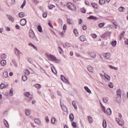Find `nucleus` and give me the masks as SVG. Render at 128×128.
Masks as SVG:
<instances>
[{
	"label": "nucleus",
	"mask_w": 128,
	"mask_h": 128,
	"mask_svg": "<svg viewBox=\"0 0 128 128\" xmlns=\"http://www.w3.org/2000/svg\"><path fill=\"white\" fill-rule=\"evenodd\" d=\"M38 32H42V26H38Z\"/></svg>",
	"instance_id": "864d4df0"
},
{
	"label": "nucleus",
	"mask_w": 128,
	"mask_h": 128,
	"mask_svg": "<svg viewBox=\"0 0 128 128\" xmlns=\"http://www.w3.org/2000/svg\"><path fill=\"white\" fill-rule=\"evenodd\" d=\"M48 8H49V10H52V8H56V6H54V5H49L48 6Z\"/></svg>",
	"instance_id": "13d9d810"
},
{
	"label": "nucleus",
	"mask_w": 128,
	"mask_h": 128,
	"mask_svg": "<svg viewBox=\"0 0 128 128\" xmlns=\"http://www.w3.org/2000/svg\"><path fill=\"white\" fill-rule=\"evenodd\" d=\"M60 78L64 82H65L66 84H70V81L64 75H61L60 76Z\"/></svg>",
	"instance_id": "39448f33"
},
{
	"label": "nucleus",
	"mask_w": 128,
	"mask_h": 128,
	"mask_svg": "<svg viewBox=\"0 0 128 128\" xmlns=\"http://www.w3.org/2000/svg\"><path fill=\"white\" fill-rule=\"evenodd\" d=\"M84 89L88 94H92V90H90V88H88V86H85L84 87Z\"/></svg>",
	"instance_id": "6ab92c4d"
},
{
	"label": "nucleus",
	"mask_w": 128,
	"mask_h": 128,
	"mask_svg": "<svg viewBox=\"0 0 128 128\" xmlns=\"http://www.w3.org/2000/svg\"><path fill=\"white\" fill-rule=\"evenodd\" d=\"M34 122H36V124H38L39 126H40V120L39 118H36L34 120Z\"/></svg>",
	"instance_id": "f3484780"
},
{
	"label": "nucleus",
	"mask_w": 128,
	"mask_h": 128,
	"mask_svg": "<svg viewBox=\"0 0 128 128\" xmlns=\"http://www.w3.org/2000/svg\"><path fill=\"white\" fill-rule=\"evenodd\" d=\"M99 3L100 6H102V4H106V0H100Z\"/></svg>",
	"instance_id": "4c0bfd02"
},
{
	"label": "nucleus",
	"mask_w": 128,
	"mask_h": 128,
	"mask_svg": "<svg viewBox=\"0 0 128 128\" xmlns=\"http://www.w3.org/2000/svg\"><path fill=\"white\" fill-rule=\"evenodd\" d=\"M29 36L32 40H38V38H36V37L34 32V31L32 30H30Z\"/></svg>",
	"instance_id": "7ed1b4c3"
},
{
	"label": "nucleus",
	"mask_w": 128,
	"mask_h": 128,
	"mask_svg": "<svg viewBox=\"0 0 128 128\" xmlns=\"http://www.w3.org/2000/svg\"><path fill=\"white\" fill-rule=\"evenodd\" d=\"M18 16L20 18H24L26 14H24V12H20L18 14Z\"/></svg>",
	"instance_id": "cd10ccee"
},
{
	"label": "nucleus",
	"mask_w": 128,
	"mask_h": 128,
	"mask_svg": "<svg viewBox=\"0 0 128 128\" xmlns=\"http://www.w3.org/2000/svg\"><path fill=\"white\" fill-rule=\"evenodd\" d=\"M45 120L47 124H48V122H50V120L48 119V116H46Z\"/></svg>",
	"instance_id": "bf43d9fd"
},
{
	"label": "nucleus",
	"mask_w": 128,
	"mask_h": 128,
	"mask_svg": "<svg viewBox=\"0 0 128 128\" xmlns=\"http://www.w3.org/2000/svg\"><path fill=\"white\" fill-rule=\"evenodd\" d=\"M104 24H106L104 23H100L98 24V26L99 28H104Z\"/></svg>",
	"instance_id": "680f3d73"
},
{
	"label": "nucleus",
	"mask_w": 128,
	"mask_h": 128,
	"mask_svg": "<svg viewBox=\"0 0 128 128\" xmlns=\"http://www.w3.org/2000/svg\"><path fill=\"white\" fill-rule=\"evenodd\" d=\"M124 32H123L119 36V38H120V40H122L124 38Z\"/></svg>",
	"instance_id": "3c124183"
},
{
	"label": "nucleus",
	"mask_w": 128,
	"mask_h": 128,
	"mask_svg": "<svg viewBox=\"0 0 128 128\" xmlns=\"http://www.w3.org/2000/svg\"><path fill=\"white\" fill-rule=\"evenodd\" d=\"M10 96H14V89L11 88L9 92Z\"/></svg>",
	"instance_id": "2f4dec72"
},
{
	"label": "nucleus",
	"mask_w": 128,
	"mask_h": 128,
	"mask_svg": "<svg viewBox=\"0 0 128 128\" xmlns=\"http://www.w3.org/2000/svg\"><path fill=\"white\" fill-rule=\"evenodd\" d=\"M118 11L120 12H126V8L124 7H120L118 8Z\"/></svg>",
	"instance_id": "5701e85b"
},
{
	"label": "nucleus",
	"mask_w": 128,
	"mask_h": 128,
	"mask_svg": "<svg viewBox=\"0 0 128 128\" xmlns=\"http://www.w3.org/2000/svg\"><path fill=\"white\" fill-rule=\"evenodd\" d=\"M65 44L67 48H72V45L69 42H66Z\"/></svg>",
	"instance_id": "de8ad7c7"
},
{
	"label": "nucleus",
	"mask_w": 128,
	"mask_h": 128,
	"mask_svg": "<svg viewBox=\"0 0 128 128\" xmlns=\"http://www.w3.org/2000/svg\"><path fill=\"white\" fill-rule=\"evenodd\" d=\"M35 88H37L38 90L40 88H42V85L37 84H35Z\"/></svg>",
	"instance_id": "09e8293b"
},
{
	"label": "nucleus",
	"mask_w": 128,
	"mask_h": 128,
	"mask_svg": "<svg viewBox=\"0 0 128 128\" xmlns=\"http://www.w3.org/2000/svg\"><path fill=\"white\" fill-rule=\"evenodd\" d=\"M103 102H104V104H106L108 102V98L107 97H104L102 98Z\"/></svg>",
	"instance_id": "e433bc0d"
},
{
	"label": "nucleus",
	"mask_w": 128,
	"mask_h": 128,
	"mask_svg": "<svg viewBox=\"0 0 128 128\" xmlns=\"http://www.w3.org/2000/svg\"><path fill=\"white\" fill-rule=\"evenodd\" d=\"M26 0H24L23 4H22V5L20 6V8H24V6H26Z\"/></svg>",
	"instance_id": "f704fd0d"
},
{
	"label": "nucleus",
	"mask_w": 128,
	"mask_h": 128,
	"mask_svg": "<svg viewBox=\"0 0 128 128\" xmlns=\"http://www.w3.org/2000/svg\"><path fill=\"white\" fill-rule=\"evenodd\" d=\"M66 7L68 10H76V6H74V4L72 2L68 3L66 5Z\"/></svg>",
	"instance_id": "f257e3e1"
},
{
	"label": "nucleus",
	"mask_w": 128,
	"mask_h": 128,
	"mask_svg": "<svg viewBox=\"0 0 128 128\" xmlns=\"http://www.w3.org/2000/svg\"><path fill=\"white\" fill-rule=\"evenodd\" d=\"M102 126L104 128H106V121L104 119L103 120Z\"/></svg>",
	"instance_id": "a19ab883"
},
{
	"label": "nucleus",
	"mask_w": 128,
	"mask_h": 128,
	"mask_svg": "<svg viewBox=\"0 0 128 128\" xmlns=\"http://www.w3.org/2000/svg\"><path fill=\"white\" fill-rule=\"evenodd\" d=\"M42 16H43V18H46L48 16V12H45L43 13Z\"/></svg>",
	"instance_id": "e2e57ef3"
},
{
	"label": "nucleus",
	"mask_w": 128,
	"mask_h": 128,
	"mask_svg": "<svg viewBox=\"0 0 128 128\" xmlns=\"http://www.w3.org/2000/svg\"><path fill=\"white\" fill-rule=\"evenodd\" d=\"M6 56H7L6 54H4L1 55L0 58L2 60H6Z\"/></svg>",
	"instance_id": "58836bf2"
},
{
	"label": "nucleus",
	"mask_w": 128,
	"mask_h": 128,
	"mask_svg": "<svg viewBox=\"0 0 128 128\" xmlns=\"http://www.w3.org/2000/svg\"><path fill=\"white\" fill-rule=\"evenodd\" d=\"M112 46H116V41H113L112 42Z\"/></svg>",
	"instance_id": "69168bd1"
},
{
	"label": "nucleus",
	"mask_w": 128,
	"mask_h": 128,
	"mask_svg": "<svg viewBox=\"0 0 128 128\" xmlns=\"http://www.w3.org/2000/svg\"><path fill=\"white\" fill-rule=\"evenodd\" d=\"M22 80L23 82H26V80H28V77L26 76H22Z\"/></svg>",
	"instance_id": "603ef678"
},
{
	"label": "nucleus",
	"mask_w": 128,
	"mask_h": 128,
	"mask_svg": "<svg viewBox=\"0 0 128 128\" xmlns=\"http://www.w3.org/2000/svg\"><path fill=\"white\" fill-rule=\"evenodd\" d=\"M24 72L26 76H28L30 74L29 69L25 70Z\"/></svg>",
	"instance_id": "c85d7f7f"
},
{
	"label": "nucleus",
	"mask_w": 128,
	"mask_h": 128,
	"mask_svg": "<svg viewBox=\"0 0 128 128\" xmlns=\"http://www.w3.org/2000/svg\"><path fill=\"white\" fill-rule=\"evenodd\" d=\"M61 106H62V110H63V112H68V108H66V106H62L61 105Z\"/></svg>",
	"instance_id": "a18cd8bd"
},
{
	"label": "nucleus",
	"mask_w": 128,
	"mask_h": 128,
	"mask_svg": "<svg viewBox=\"0 0 128 128\" xmlns=\"http://www.w3.org/2000/svg\"><path fill=\"white\" fill-rule=\"evenodd\" d=\"M24 96L28 98V101L30 102L32 101V96L30 94V92H24Z\"/></svg>",
	"instance_id": "20e7f679"
},
{
	"label": "nucleus",
	"mask_w": 128,
	"mask_h": 128,
	"mask_svg": "<svg viewBox=\"0 0 128 128\" xmlns=\"http://www.w3.org/2000/svg\"><path fill=\"white\" fill-rule=\"evenodd\" d=\"M88 18L90 20H98V18L94 16H90L88 17Z\"/></svg>",
	"instance_id": "7c9ffc66"
},
{
	"label": "nucleus",
	"mask_w": 128,
	"mask_h": 128,
	"mask_svg": "<svg viewBox=\"0 0 128 128\" xmlns=\"http://www.w3.org/2000/svg\"><path fill=\"white\" fill-rule=\"evenodd\" d=\"M51 66H53L52 64H51ZM51 70H52V72H53V74H57L56 71L54 69V66H53V68H52V67L51 68Z\"/></svg>",
	"instance_id": "473e14b6"
},
{
	"label": "nucleus",
	"mask_w": 128,
	"mask_h": 128,
	"mask_svg": "<svg viewBox=\"0 0 128 128\" xmlns=\"http://www.w3.org/2000/svg\"><path fill=\"white\" fill-rule=\"evenodd\" d=\"M48 58L49 60H52L53 62H58V59H56V58L54 56V55H52L50 54H48L46 56Z\"/></svg>",
	"instance_id": "f03ea898"
},
{
	"label": "nucleus",
	"mask_w": 128,
	"mask_h": 128,
	"mask_svg": "<svg viewBox=\"0 0 128 128\" xmlns=\"http://www.w3.org/2000/svg\"><path fill=\"white\" fill-rule=\"evenodd\" d=\"M72 126L73 128H76V122H72Z\"/></svg>",
	"instance_id": "052dcab7"
},
{
	"label": "nucleus",
	"mask_w": 128,
	"mask_h": 128,
	"mask_svg": "<svg viewBox=\"0 0 128 128\" xmlns=\"http://www.w3.org/2000/svg\"><path fill=\"white\" fill-rule=\"evenodd\" d=\"M104 76L106 79H107L108 80L110 81V76H108V74H104Z\"/></svg>",
	"instance_id": "49530a36"
},
{
	"label": "nucleus",
	"mask_w": 128,
	"mask_h": 128,
	"mask_svg": "<svg viewBox=\"0 0 128 128\" xmlns=\"http://www.w3.org/2000/svg\"><path fill=\"white\" fill-rule=\"evenodd\" d=\"M92 6L94 8H98V4L96 3H92Z\"/></svg>",
	"instance_id": "8fccbe9b"
},
{
	"label": "nucleus",
	"mask_w": 128,
	"mask_h": 128,
	"mask_svg": "<svg viewBox=\"0 0 128 128\" xmlns=\"http://www.w3.org/2000/svg\"><path fill=\"white\" fill-rule=\"evenodd\" d=\"M66 22L68 24H74V20L72 19L68 18Z\"/></svg>",
	"instance_id": "f8f14e48"
},
{
	"label": "nucleus",
	"mask_w": 128,
	"mask_h": 128,
	"mask_svg": "<svg viewBox=\"0 0 128 128\" xmlns=\"http://www.w3.org/2000/svg\"><path fill=\"white\" fill-rule=\"evenodd\" d=\"M87 70L90 72H94V68L90 66H87Z\"/></svg>",
	"instance_id": "4468645a"
},
{
	"label": "nucleus",
	"mask_w": 128,
	"mask_h": 128,
	"mask_svg": "<svg viewBox=\"0 0 128 128\" xmlns=\"http://www.w3.org/2000/svg\"><path fill=\"white\" fill-rule=\"evenodd\" d=\"M111 22H112V24H114V26H118V22L116 20H111Z\"/></svg>",
	"instance_id": "37998d69"
},
{
	"label": "nucleus",
	"mask_w": 128,
	"mask_h": 128,
	"mask_svg": "<svg viewBox=\"0 0 128 128\" xmlns=\"http://www.w3.org/2000/svg\"><path fill=\"white\" fill-rule=\"evenodd\" d=\"M100 102L102 111L103 112H106V107L104 106V105H102V102L100 101Z\"/></svg>",
	"instance_id": "dca6fc26"
},
{
	"label": "nucleus",
	"mask_w": 128,
	"mask_h": 128,
	"mask_svg": "<svg viewBox=\"0 0 128 128\" xmlns=\"http://www.w3.org/2000/svg\"><path fill=\"white\" fill-rule=\"evenodd\" d=\"M88 54L90 56H91V58H94L96 56V54L94 52H89Z\"/></svg>",
	"instance_id": "9b49d317"
},
{
	"label": "nucleus",
	"mask_w": 128,
	"mask_h": 128,
	"mask_svg": "<svg viewBox=\"0 0 128 128\" xmlns=\"http://www.w3.org/2000/svg\"><path fill=\"white\" fill-rule=\"evenodd\" d=\"M20 24L22 26H26V18L22 19L20 20Z\"/></svg>",
	"instance_id": "1a4fd4ad"
},
{
	"label": "nucleus",
	"mask_w": 128,
	"mask_h": 128,
	"mask_svg": "<svg viewBox=\"0 0 128 128\" xmlns=\"http://www.w3.org/2000/svg\"><path fill=\"white\" fill-rule=\"evenodd\" d=\"M8 18L10 20L12 21V22H14V18L10 16H8Z\"/></svg>",
	"instance_id": "72a5a7b5"
},
{
	"label": "nucleus",
	"mask_w": 128,
	"mask_h": 128,
	"mask_svg": "<svg viewBox=\"0 0 128 128\" xmlns=\"http://www.w3.org/2000/svg\"><path fill=\"white\" fill-rule=\"evenodd\" d=\"M0 64L2 66H4L6 65V61L4 60H2L0 62Z\"/></svg>",
	"instance_id": "b1692460"
},
{
	"label": "nucleus",
	"mask_w": 128,
	"mask_h": 128,
	"mask_svg": "<svg viewBox=\"0 0 128 128\" xmlns=\"http://www.w3.org/2000/svg\"><path fill=\"white\" fill-rule=\"evenodd\" d=\"M56 118H52V120H51V122L52 124H56Z\"/></svg>",
	"instance_id": "4d7b16f0"
},
{
	"label": "nucleus",
	"mask_w": 128,
	"mask_h": 128,
	"mask_svg": "<svg viewBox=\"0 0 128 128\" xmlns=\"http://www.w3.org/2000/svg\"><path fill=\"white\" fill-rule=\"evenodd\" d=\"M88 120L89 124H92V122H94V120L92 119V117L90 116H88Z\"/></svg>",
	"instance_id": "2eb2a0df"
},
{
	"label": "nucleus",
	"mask_w": 128,
	"mask_h": 128,
	"mask_svg": "<svg viewBox=\"0 0 128 128\" xmlns=\"http://www.w3.org/2000/svg\"><path fill=\"white\" fill-rule=\"evenodd\" d=\"M14 52L15 54L17 56H20V55L22 54V52H20V50H18L16 48H14Z\"/></svg>",
	"instance_id": "9d476101"
},
{
	"label": "nucleus",
	"mask_w": 128,
	"mask_h": 128,
	"mask_svg": "<svg viewBox=\"0 0 128 128\" xmlns=\"http://www.w3.org/2000/svg\"><path fill=\"white\" fill-rule=\"evenodd\" d=\"M64 34H66V31L64 30V31H60L59 32V34H60L62 36H64Z\"/></svg>",
	"instance_id": "c03bdc74"
},
{
	"label": "nucleus",
	"mask_w": 128,
	"mask_h": 128,
	"mask_svg": "<svg viewBox=\"0 0 128 128\" xmlns=\"http://www.w3.org/2000/svg\"><path fill=\"white\" fill-rule=\"evenodd\" d=\"M81 42H84L86 40V36H84V35H82L80 36V38Z\"/></svg>",
	"instance_id": "aec40b11"
},
{
	"label": "nucleus",
	"mask_w": 128,
	"mask_h": 128,
	"mask_svg": "<svg viewBox=\"0 0 128 128\" xmlns=\"http://www.w3.org/2000/svg\"><path fill=\"white\" fill-rule=\"evenodd\" d=\"M81 12H82V14H86V9L84 8H82L81 9Z\"/></svg>",
	"instance_id": "774afa93"
},
{
	"label": "nucleus",
	"mask_w": 128,
	"mask_h": 128,
	"mask_svg": "<svg viewBox=\"0 0 128 128\" xmlns=\"http://www.w3.org/2000/svg\"><path fill=\"white\" fill-rule=\"evenodd\" d=\"M102 56L104 58H106V60H108L110 58V53L107 52V53H104L102 54Z\"/></svg>",
	"instance_id": "6e6552de"
},
{
	"label": "nucleus",
	"mask_w": 128,
	"mask_h": 128,
	"mask_svg": "<svg viewBox=\"0 0 128 128\" xmlns=\"http://www.w3.org/2000/svg\"><path fill=\"white\" fill-rule=\"evenodd\" d=\"M8 86V85H6L4 84H2L0 85V88L1 90H2V88H6Z\"/></svg>",
	"instance_id": "c9c22d12"
},
{
	"label": "nucleus",
	"mask_w": 128,
	"mask_h": 128,
	"mask_svg": "<svg viewBox=\"0 0 128 128\" xmlns=\"http://www.w3.org/2000/svg\"><path fill=\"white\" fill-rule=\"evenodd\" d=\"M29 72L30 74H34V70L30 68H29Z\"/></svg>",
	"instance_id": "338daca9"
},
{
	"label": "nucleus",
	"mask_w": 128,
	"mask_h": 128,
	"mask_svg": "<svg viewBox=\"0 0 128 128\" xmlns=\"http://www.w3.org/2000/svg\"><path fill=\"white\" fill-rule=\"evenodd\" d=\"M26 114L27 116H30V109H26V111H25Z\"/></svg>",
	"instance_id": "a878e982"
},
{
	"label": "nucleus",
	"mask_w": 128,
	"mask_h": 128,
	"mask_svg": "<svg viewBox=\"0 0 128 128\" xmlns=\"http://www.w3.org/2000/svg\"><path fill=\"white\" fill-rule=\"evenodd\" d=\"M4 123L6 128H8V121H6V120H4Z\"/></svg>",
	"instance_id": "ea45409f"
},
{
	"label": "nucleus",
	"mask_w": 128,
	"mask_h": 128,
	"mask_svg": "<svg viewBox=\"0 0 128 128\" xmlns=\"http://www.w3.org/2000/svg\"><path fill=\"white\" fill-rule=\"evenodd\" d=\"M73 32L76 36H78V30H76V29H74Z\"/></svg>",
	"instance_id": "79ce46f5"
},
{
	"label": "nucleus",
	"mask_w": 128,
	"mask_h": 128,
	"mask_svg": "<svg viewBox=\"0 0 128 128\" xmlns=\"http://www.w3.org/2000/svg\"><path fill=\"white\" fill-rule=\"evenodd\" d=\"M116 120L119 126H124V120L122 118L118 119L116 118Z\"/></svg>",
	"instance_id": "423d86ee"
},
{
	"label": "nucleus",
	"mask_w": 128,
	"mask_h": 128,
	"mask_svg": "<svg viewBox=\"0 0 128 128\" xmlns=\"http://www.w3.org/2000/svg\"><path fill=\"white\" fill-rule=\"evenodd\" d=\"M3 76H4L5 78H8V73L7 72H4Z\"/></svg>",
	"instance_id": "bb28decb"
},
{
	"label": "nucleus",
	"mask_w": 128,
	"mask_h": 128,
	"mask_svg": "<svg viewBox=\"0 0 128 128\" xmlns=\"http://www.w3.org/2000/svg\"><path fill=\"white\" fill-rule=\"evenodd\" d=\"M58 50L60 54H62L64 52L62 49V48H60V46L58 48Z\"/></svg>",
	"instance_id": "6e6d98bb"
},
{
	"label": "nucleus",
	"mask_w": 128,
	"mask_h": 128,
	"mask_svg": "<svg viewBox=\"0 0 128 128\" xmlns=\"http://www.w3.org/2000/svg\"><path fill=\"white\" fill-rule=\"evenodd\" d=\"M108 86H109V88H114V84H112V82H109Z\"/></svg>",
	"instance_id": "5fc2aeb1"
},
{
	"label": "nucleus",
	"mask_w": 128,
	"mask_h": 128,
	"mask_svg": "<svg viewBox=\"0 0 128 128\" xmlns=\"http://www.w3.org/2000/svg\"><path fill=\"white\" fill-rule=\"evenodd\" d=\"M10 65L12 66H16V62L14 60H12V62L10 63Z\"/></svg>",
	"instance_id": "c756f323"
},
{
	"label": "nucleus",
	"mask_w": 128,
	"mask_h": 128,
	"mask_svg": "<svg viewBox=\"0 0 128 128\" xmlns=\"http://www.w3.org/2000/svg\"><path fill=\"white\" fill-rule=\"evenodd\" d=\"M28 45L30 46H32V48H34V50H38V48H36V46L34 44H32V42H30Z\"/></svg>",
	"instance_id": "a211bd4d"
},
{
	"label": "nucleus",
	"mask_w": 128,
	"mask_h": 128,
	"mask_svg": "<svg viewBox=\"0 0 128 128\" xmlns=\"http://www.w3.org/2000/svg\"><path fill=\"white\" fill-rule=\"evenodd\" d=\"M104 114H106L108 116H110L112 114V110L110 108H108L106 109V112H104Z\"/></svg>",
	"instance_id": "ddd939ff"
},
{
	"label": "nucleus",
	"mask_w": 128,
	"mask_h": 128,
	"mask_svg": "<svg viewBox=\"0 0 128 128\" xmlns=\"http://www.w3.org/2000/svg\"><path fill=\"white\" fill-rule=\"evenodd\" d=\"M72 105L74 107V110H78V106H76V101L73 100L72 102Z\"/></svg>",
	"instance_id": "412c9836"
},
{
	"label": "nucleus",
	"mask_w": 128,
	"mask_h": 128,
	"mask_svg": "<svg viewBox=\"0 0 128 128\" xmlns=\"http://www.w3.org/2000/svg\"><path fill=\"white\" fill-rule=\"evenodd\" d=\"M109 68H111L112 70H118V67H116V66H114L112 65H110L109 66Z\"/></svg>",
	"instance_id": "393cba45"
},
{
	"label": "nucleus",
	"mask_w": 128,
	"mask_h": 128,
	"mask_svg": "<svg viewBox=\"0 0 128 128\" xmlns=\"http://www.w3.org/2000/svg\"><path fill=\"white\" fill-rule=\"evenodd\" d=\"M116 94L118 96L116 100H120V98H122V96H120V94H122V92L120 91V90L118 89L117 90Z\"/></svg>",
	"instance_id": "0eeeda50"
},
{
	"label": "nucleus",
	"mask_w": 128,
	"mask_h": 128,
	"mask_svg": "<svg viewBox=\"0 0 128 128\" xmlns=\"http://www.w3.org/2000/svg\"><path fill=\"white\" fill-rule=\"evenodd\" d=\"M70 120L71 122H72L74 120V114H70L69 115Z\"/></svg>",
	"instance_id": "4be33fe9"
},
{
	"label": "nucleus",
	"mask_w": 128,
	"mask_h": 128,
	"mask_svg": "<svg viewBox=\"0 0 128 128\" xmlns=\"http://www.w3.org/2000/svg\"><path fill=\"white\" fill-rule=\"evenodd\" d=\"M91 36L92 38H98V36L95 34H91Z\"/></svg>",
	"instance_id": "0e129e2a"
}]
</instances>
